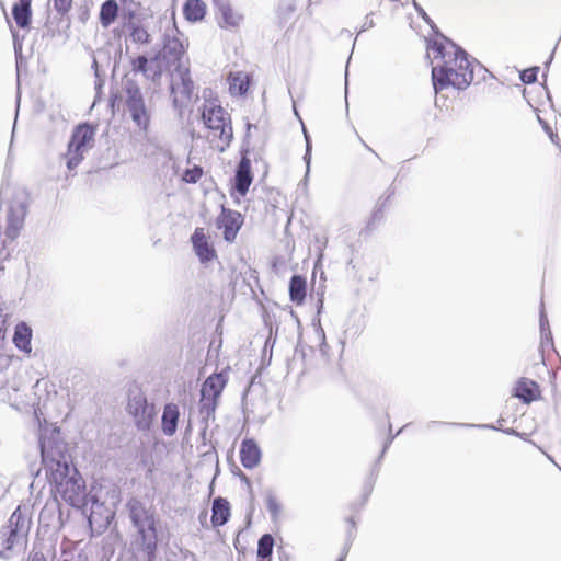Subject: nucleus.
Masks as SVG:
<instances>
[{"instance_id":"6e6d98bb","label":"nucleus","mask_w":561,"mask_h":561,"mask_svg":"<svg viewBox=\"0 0 561 561\" xmlns=\"http://www.w3.org/2000/svg\"><path fill=\"white\" fill-rule=\"evenodd\" d=\"M502 431L508 435H517V432L514 428H506V430H502Z\"/></svg>"},{"instance_id":"5fc2aeb1","label":"nucleus","mask_w":561,"mask_h":561,"mask_svg":"<svg viewBox=\"0 0 561 561\" xmlns=\"http://www.w3.org/2000/svg\"><path fill=\"white\" fill-rule=\"evenodd\" d=\"M13 138H14V130L12 131L11 142H13ZM11 148H12V144H10V148H9V152H8V160L12 159Z\"/></svg>"},{"instance_id":"680f3d73","label":"nucleus","mask_w":561,"mask_h":561,"mask_svg":"<svg viewBox=\"0 0 561 561\" xmlns=\"http://www.w3.org/2000/svg\"><path fill=\"white\" fill-rule=\"evenodd\" d=\"M323 308V301L322 300H319V305H318V313L321 311V309Z\"/></svg>"},{"instance_id":"4c0bfd02","label":"nucleus","mask_w":561,"mask_h":561,"mask_svg":"<svg viewBox=\"0 0 561 561\" xmlns=\"http://www.w3.org/2000/svg\"><path fill=\"white\" fill-rule=\"evenodd\" d=\"M393 195H394V188L389 187L386 192V196L379 198V201L377 203V207L371 215V221L381 220V218L383 216V208L386 207L387 203L390 201V198Z\"/></svg>"},{"instance_id":"338daca9","label":"nucleus","mask_w":561,"mask_h":561,"mask_svg":"<svg viewBox=\"0 0 561 561\" xmlns=\"http://www.w3.org/2000/svg\"><path fill=\"white\" fill-rule=\"evenodd\" d=\"M206 516H207V513H206V512H204V513H202V514L199 515V518L202 519V517H206Z\"/></svg>"},{"instance_id":"2f4dec72","label":"nucleus","mask_w":561,"mask_h":561,"mask_svg":"<svg viewBox=\"0 0 561 561\" xmlns=\"http://www.w3.org/2000/svg\"><path fill=\"white\" fill-rule=\"evenodd\" d=\"M128 15H129V21H128L127 26L130 30L129 36H130L131 41L137 44H149L150 43V34L148 33V31L146 28H144L142 26L133 22V19L135 16L134 12H129Z\"/></svg>"},{"instance_id":"e2e57ef3","label":"nucleus","mask_w":561,"mask_h":561,"mask_svg":"<svg viewBox=\"0 0 561 561\" xmlns=\"http://www.w3.org/2000/svg\"><path fill=\"white\" fill-rule=\"evenodd\" d=\"M39 471H41V468H38L36 471H34L33 469H31V474H34V476H38L39 474Z\"/></svg>"},{"instance_id":"393cba45","label":"nucleus","mask_w":561,"mask_h":561,"mask_svg":"<svg viewBox=\"0 0 561 561\" xmlns=\"http://www.w3.org/2000/svg\"><path fill=\"white\" fill-rule=\"evenodd\" d=\"M289 298L296 305H302L307 294V279L305 276L294 274L289 280Z\"/></svg>"},{"instance_id":"603ef678","label":"nucleus","mask_w":561,"mask_h":561,"mask_svg":"<svg viewBox=\"0 0 561 561\" xmlns=\"http://www.w3.org/2000/svg\"><path fill=\"white\" fill-rule=\"evenodd\" d=\"M549 137L553 144L558 145V140H559L558 134L550 130Z\"/></svg>"},{"instance_id":"c03bdc74","label":"nucleus","mask_w":561,"mask_h":561,"mask_svg":"<svg viewBox=\"0 0 561 561\" xmlns=\"http://www.w3.org/2000/svg\"><path fill=\"white\" fill-rule=\"evenodd\" d=\"M54 3L55 10L64 15L69 12L72 5V0H51Z\"/></svg>"},{"instance_id":"774afa93","label":"nucleus","mask_w":561,"mask_h":561,"mask_svg":"<svg viewBox=\"0 0 561 561\" xmlns=\"http://www.w3.org/2000/svg\"><path fill=\"white\" fill-rule=\"evenodd\" d=\"M364 145L368 149V151H373V149L370 147H368L366 144H364Z\"/></svg>"},{"instance_id":"6ab92c4d","label":"nucleus","mask_w":561,"mask_h":561,"mask_svg":"<svg viewBox=\"0 0 561 561\" xmlns=\"http://www.w3.org/2000/svg\"><path fill=\"white\" fill-rule=\"evenodd\" d=\"M213 4L218 14L220 27L233 28L240 25L243 16L232 9L229 0H213Z\"/></svg>"},{"instance_id":"58836bf2","label":"nucleus","mask_w":561,"mask_h":561,"mask_svg":"<svg viewBox=\"0 0 561 561\" xmlns=\"http://www.w3.org/2000/svg\"><path fill=\"white\" fill-rule=\"evenodd\" d=\"M302 131H304L305 141H306V150H305V154H304V161L306 163V174H305L304 181L306 182L308 180L309 172H310L312 145H311L310 135L308 134L305 126H302Z\"/></svg>"},{"instance_id":"7ed1b4c3","label":"nucleus","mask_w":561,"mask_h":561,"mask_svg":"<svg viewBox=\"0 0 561 561\" xmlns=\"http://www.w3.org/2000/svg\"><path fill=\"white\" fill-rule=\"evenodd\" d=\"M32 526V519L26 506L19 505L0 528V557L8 559L15 550L24 549Z\"/></svg>"},{"instance_id":"aec40b11","label":"nucleus","mask_w":561,"mask_h":561,"mask_svg":"<svg viewBox=\"0 0 561 561\" xmlns=\"http://www.w3.org/2000/svg\"><path fill=\"white\" fill-rule=\"evenodd\" d=\"M240 461L245 469H253L259 466L262 451L253 438H244L240 445Z\"/></svg>"},{"instance_id":"ddd939ff","label":"nucleus","mask_w":561,"mask_h":561,"mask_svg":"<svg viewBox=\"0 0 561 561\" xmlns=\"http://www.w3.org/2000/svg\"><path fill=\"white\" fill-rule=\"evenodd\" d=\"M184 45L182 41L175 36L165 35L163 39V47L154 55H159V64L163 66V70L174 65L182 64L181 59L184 55Z\"/></svg>"},{"instance_id":"bb28decb","label":"nucleus","mask_w":561,"mask_h":561,"mask_svg":"<svg viewBox=\"0 0 561 561\" xmlns=\"http://www.w3.org/2000/svg\"><path fill=\"white\" fill-rule=\"evenodd\" d=\"M219 400L210 397H202L198 403L201 423L204 425V430H207L210 420H215V412L218 407Z\"/></svg>"},{"instance_id":"de8ad7c7","label":"nucleus","mask_w":561,"mask_h":561,"mask_svg":"<svg viewBox=\"0 0 561 561\" xmlns=\"http://www.w3.org/2000/svg\"><path fill=\"white\" fill-rule=\"evenodd\" d=\"M353 540H354V536H351V535L347 536V538L345 539L344 547H343L340 556L346 558V556H347V553H348V551L351 549V546L353 543Z\"/></svg>"},{"instance_id":"49530a36","label":"nucleus","mask_w":561,"mask_h":561,"mask_svg":"<svg viewBox=\"0 0 561 561\" xmlns=\"http://www.w3.org/2000/svg\"><path fill=\"white\" fill-rule=\"evenodd\" d=\"M405 426H407V425L402 426V427L397 432V434H396V435H390V436L385 440L383 446H382V450H381L380 456H379V458H378V460H377L378 462H379V461H380V459L385 456V454H386L387 449L390 447V445H391V443L393 442L394 437H396L397 435H399V434H400V433L405 428Z\"/></svg>"},{"instance_id":"cd10ccee","label":"nucleus","mask_w":561,"mask_h":561,"mask_svg":"<svg viewBox=\"0 0 561 561\" xmlns=\"http://www.w3.org/2000/svg\"><path fill=\"white\" fill-rule=\"evenodd\" d=\"M183 14L190 22L202 21L206 15V4L203 0H187L183 5Z\"/></svg>"},{"instance_id":"c9c22d12","label":"nucleus","mask_w":561,"mask_h":561,"mask_svg":"<svg viewBox=\"0 0 561 561\" xmlns=\"http://www.w3.org/2000/svg\"><path fill=\"white\" fill-rule=\"evenodd\" d=\"M265 505L266 510L268 511L271 518L273 520H276L280 514L282 505L278 502L276 495L273 493V491H267L265 494Z\"/></svg>"},{"instance_id":"a878e982","label":"nucleus","mask_w":561,"mask_h":561,"mask_svg":"<svg viewBox=\"0 0 561 561\" xmlns=\"http://www.w3.org/2000/svg\"><path fill=\"white\" fill-rule=\"evenodd\" d=\"M12 18L20 28H26L32 22L31 2L19 1L12 7Z\"/></svg>"},{"instance_id":"6e6552de","label":"nucleus","mask_w":561,"mask_h":561,"mask_svg":"<svg viewBox=\"0 0 561 561\" xmlns=\"http://www.w3.org/2000/svg\"><path fill=\"white\" fill-rule=\"evenodd\" d=\"M158 523L135 528L130 548L136 561H156L158 556Z\"/></svg>"},{"instance_id":"473e14b6","label":"nucleus","mask_w":561,"mask_h":561,"mask_svg":"<svg viewBox=\"0 0 561 561\" xmlns=\"http://www.w3.org/2000/svg\"><path fill=\"white\" fill-rule=\"evenodd\" d=\"M442 39L443 42L435 41L427 46V48L433 51L436 62H443V60L453 56V51H447L446 45L449 46V44L443 37Z\"/></svg>"},{"instance_id":"69168bd1","label":"nucleus","mask_w":561,"mask_h":561,"mask_svg":"<svg viewBox=\"0 0 561 561\" xmlns=\"http://www.w3.org/2000/svg\"><path fill=\"white\" fill-rule=\"evenodd\" d=\"M346 558L340 556L336 561H345Z\"/></svg>"},{"instance_id":"3c124183","label":"nucleus","mask_w":561,"mask_h":561,"mask_svg":"<svg viewBox=\"0 0 561 561\" xmlns=\"http://www.w3.org/2000/svg\"><path fill=\"white\" fill-rule=\"evenodd\" d=\"M373 26H374L373 19H370L369 16H366L365 22H364L360 31L364 32V31H366V30H368V28H370Z\"/></svg>"},{"instance_id":"412c9836","label":"nucleus","mask_w":561,"mask_h":561,"mask_svg":"<svg viewBox=\"0 0 561 561\" xmlns=\"http://www.w3.org/2000/svg\"><path fill=\"white\" fill-rule=\"evenodd\" d=\"M32 337L33 330L25 321L15 324L12 342L19 351L30 354L32 352Z\"/></svg>"},{"instance_id":"a18cd8bd","label":"nucleus","mask_w":561,"mask_h":561,"mask_svg":"<svg viewBox=\"0 0 561 561\" xmlns=\"http://www.w3.org/2000/svg\"><path fill=\"white\" fill-rule=\"evenodd\" d=\"M13 35V47H14V54L16 57V68H20V61L22 60V41L19 38V35L16 32L12 31Z\"/></svg>"},{"instance_id":"4d7b16f0","label":"nucleus","mask_w":561,"mask_h":561,"mask_svg":"<svg viewBox=\"0 0 561 561\" xmlns=\"http://www.w3.org/2000/svg\"><path fill=\"white\" fill-rule=\"evenodd\" d=\"M556 48H557V46L553 48V50H552L551 55L549 56V58H548V60H547V62H546V67H547V68L549 67V65L551 64V61H552V59H553V54H554V51H556Z\"/></svg>"},{"instance_id":"7c9ffc66","label":"nucleus","mask_w":561,"mask_h":561,"mask_svg":"<svg viewBox=\"0 0 561 561\" xmlns=\"http://www.w3.org/2000/svg\"><path fill=\"white\" fill-rule=\"evenodd\" d=\"M274 543V537L271 534H264L260 537L256 554L261 561H271Z\"/></svg>"},{"instance_id":"f03ea898","label":"nucleus","mask_w":561,"mask_h":561,"mask_svg":"<svg viewBox=\"0 0 561 561\" xmlns=\"http://www.w3.org/2000/svg\"><path fill=\"white\" fill-rule=\"evenodd\" d=\"M442 37L453 49V56H449V58L443 60V62H436L432 67L434 91L438 93L449 87L457 90H465L473 81L472 62H476L480 67L481 65L476 59L470 61L468 53L451 39L445 35H442Z\"/></svg>"},{"instance_id":"4be33fe9","label":"nucleus","mask_w":561,"mask_h":561,"mask_svg":"<svg viewBox=\"0 0 561 561\" xmlns=\"http://www.w3.org/2000/svg\"><path fill=\"white\" fill-rule=\"evenodd\" d=\"M179 420V407L173 402L165 403L161 416L162 433L168 437L173 436L176 433Z\"/></svg>"},{"instance_id":"c756f323","label":"nucleus","mask_w":561,"mask_h":561,"mask_svg":"<svg viewBox=\"0 0 561 561\" xmlns=\"http://www.w3.org/2000/svg\"><path fill=\"white\" fill-rule=\"evenodd\" d=\"M118 15V4L115 0H105L100 9V23L103 27H108Z\"/></svg>"},{"instance_id":"37998d69","label":"nucleus","mask_w":561,"mask_h":561,"mask_svg":"<svg viewBox=\"0 0 561 561\" xmlns=\"http://www.w3.org/2000/svg\"><path fill=\"white\" fill-rule=\"evenodd\" d=\"M413 4H414V8L419 14L420 18L423 19V21L431 26V28L433 30V32L437 35V36H440L442 37V33L439 32V30L437 28V26L435 25V23L433 22V20L427 15V13L425 12V10L419 4L416 3L415 1H413Z\"/></svg>"},{"instance_id":"8fccbe9b","label":"nucleus","mask_w":561,"mask_h":561,"mask_svg":"<svg viewBox=\"0 0 561 561\" xmlns=\"http://www.w3.org/2000/svg\"><path fill=\"white\" fill-rule=\"evenodd\" d=\"M373 486H374V481L371 482H368L365 484V494H364V497H363V504L364 505L368 499V496L370 495L371 491H373Z\"/></svg>"},{"instance_id":"dca6fc26","label":"nucleus","mask_w":561,"mask_h":561,"mask_svg":"<svg viewBox=\"0 0 561 561\" xmlns=\"http://www.w3.org/2000/svg\"><path fill=\"white\" fill-rule=\"evenodd\" d=\"M91 512L88 517L89 526L100 534L104 531L114 518V512L104 506L95 496H90Z\"/></svg>"},{"instance_id":"79ce46f5","label":"nucleus","mask_w":561,"mask_h":561,"mask_svg":"<svg viewBox=\"0 0 561 561\" xmlns=\"http://www.w3.org/2000/svg\"><path fill=\"white\" fill-rule=\"evenodd\" d=\"M539 67H530L520 71L519 78L524 84H533L537 81Z\"/></svg>"},{"instance_id":"a211bd4d","label":"nucleus","mask_w":561,"mask_h":561,"mask_svg":"<svg viewBox=\"0 0 561 561\" xmlns=\"http://www.w3.org/2000/svg\"><path fill=\"white\" fill-rule=\"evenodd\" d=\"M229 367L222 369L220 373H214L203 382L201 388L202 397H210L219 400L227 382Z\"/></svg>"},{"instance_id":"0eeeda50","label":"nucleus","mask_w":561,"mask_h":561,"mask_svg":"<svg viewBox=\"0 0 561 561\" xmlns=\"http://www.w3.org/2000/svg\"><path fill=\"white\" fill-rule=\"evenodd\" d=\"M195 84L187 66L178 64L170 73V95L172 104L182 111L193 100Z\"/></svg>"},{"instance_id":"5701e85b","label":"nucleus","mask_w":561,"mask_h":561,"mask_svg":"<svg viewBox=\"0 0 561 561\" xmlns=\"http://www.w3.org/2000/svg\"><path fill=\"white\" fill-rule=\"evenodd\" d=\"M230 516H231L230 503L221 496L215 497L211 503V517H210L213 527L216 528V527L226 525L229 522Z\"/></svg>"},{"instance_id":"ea45409f","label":"nucleus","mask_w":561,"mask_h":561,"mask_svg":"<svg viewBox=\"0 0 561 561\" xmlns=\"http://www.w3.org/2000/svg\"><path fill=\"white\" fill-rule=\"evenodd\" d=\"M445 424L446 423H444V422L432 421L427 424V428L431 430L438 425H445ZM448 424L451 426H455V427H480V428H489V430H493V431L500 430L499 427H496L493 424H470V423H448Z\"/></svg>"},{"instance_id":"13d9d810","label":"nucleus","mask_w":561,"mask_h":561,"mask_svg":"<svg viewBox=\"0 0 561 561\" xmlns=\"http://www.w3.org/2000/svg\"><path fill=\"white\" fill-rule=\"evenodd\" d=\"M241 480L244 481L248 486H250V479L244 473H241Z\"/></svg>"},{"instance_id":"0e129e2a","label":"nucleus","mask_w":561,"mask_h":561,"mask_svg":"<svg viewBox=\"0 0 561 561\" xmlns=\"http://www.w3.org/2000/svg\"><path fill=\"white\" fill-rule=\"evenodd\" d=\"M545 130H547L548 134H550V130H552L547 124H545Z\"/></svg>"},{"instance_id":"e433bc0d","label":"nucleus","mask_w":561,"mask_h":561,"mask_svg":"<svg viewBox=\"0 0 561 561\" xmlns=\"http://www.w3.org/2000/svg\"><path fill=\"white\" fill-rule=\"evenodd\" d=\"M229 89L232 94L244 95L249 90L247 77H242L241 75L234 76L231 79Z\"/></svg>"},{"instance_id":"20e7f679","label":"nucleus","mask_w":561,"mask_h":561,"mask_svg":"<svg viewBox=\"0 0 561 561\" xmlns=\"http://www.w3.org/2000/svg\"><path fill=\"white\" fill-rule=\"evenodd\" d=\"M122 102L124 112L141 131H148L150 127L153 105L151 100L145 99L138 82L125 77L122 81Z\"/></svg>"},{"instance_id":"f8f14e48","label":"nucleus","mask_w":561,"mask_h":561,"mask_svg":"<svg viewBox=\"0 0 561 561\" xmlns=\"http://www.w3.org/2000/svg\"><path fill=\"white\" fill-rule=\"evenodd\" d=\"M242 224L243 217L239 211L226 208L225 206L221 207L216 225L219 229L224 230L225 241L233 242Z\"/></svg>"},{"instance_id":"f704fd0d","label":"nucleus","mask_w":561,"mask_h":561,"mask_svg":"<svg viewBox=\"0 0 561 561\" xmlns=\"http://www.w3.org/2000/svg\"><path fill=\"white\" fill-rule=\"evenodd\" d=\"M296 3L294 0H280L277 14L282 23H286L295 13Z\"/></svg>"},{"instance_id":"f3484780","label":"nucleus","mask_w":561,"mask_h":561,"mask_svg":"<svg viewBox=\"0 0 561 561\" xmlns=\"http://www.w3.org/2000/svg\"><path fill=\"white\" fill-rule=\"evenodd\" d=\"M191 242L193 250L201 263L206 264L216 257V251L209 243V240L206 237L203 228H196L194 230L193 234L191 236Z\"/></svg>"},{"instance_id":"052dcab7","label":"nucleus","mask_w":561,"mask_h":561,"mask_svg":"<svg viewBox=\"0 0 561 561\" xmlns=\"http://www.w3.org/2000/svg\"><path fill=\"white\" fill-rule=\"evenodd\" d=\"M355 530H356V529H352V528H350V529L347 530V533H346V537H347V536H350V535L355 537Z\"/></svg>"},{"instance_id":"c85d7f7f","label":"nucleus","mask_w":561,"mask_h":561,"mask_svg":"<svg viewBox=\"0 0 561 561\" xmlns=\"http://www.w3.org/2000/svg\"><path fill=\"white\" fill-rule=\"evenodd\" d=\"M305 359L306 346L301 342H298L295 347L293 357L287 362L288 373L298 371L299 375H304L306 371Z\"/></svg>"},{"instance_id":"9d476101","label":"nucleus","mask_w":561,"mask_h":561,"mask_svg":"<svg viewBox=\"0 0 561 561\" xmlns=\"http://www.w3.org/2000/svg\"><path fill=\"white\" fill-rule=\"evenodd\" d=\"M253 182V174L251 171V160L249 158V149L242 148L241 158L237 164L233 176L232 188L241 197H244Z\"/></svg>"},{"instance_id":"72a5a7b5","label":"nucleus","mask_w":561,"mask_h":561,"mask_svg":"<svg viewBox=\"0 0 561 561\" xmlns=\"http://www.w3.org/2000/svg\"><path fill=\"white\" fill-rule=\"evenodd\" d=\"M539 328L541 335V343L545 341L552 343V333L550 331L548 317L545 310L543 301L540 304V312H539Z\"/></svg>"},{"instance_id":"9b49d317","label":"nucleus","mask_w":561,"mask_h":561,"mask_svg":"<svg viewBox=\"0 0 561 561\" xmlns=\"http://www.w3.org/2000/svg\"><path fill=\"white\" fill-rule=\"evenodd\" d=\"M131 70L142 73L147 80L159 83L163 73V66L159 64V55L148 57L147 55H138L130 60Z\"/></svg>"},{"instance_id":"864d4df0","label":"nucleus","mask_w":561,"mask_h":561,"mask_svg":"<svg viewBox=\"0 0 561 561\" xmlns=\"http://www.w3.org/2000/svg\"><path fill=\"white\" fill-rule=\"evenodd\" d=\"M347 523L350 524V528L356 529V522L354 520L353 517H348Z\"/></svg>"},{"instance_id":"bf43d9fd","label":"nucleus","mask_w":561,"mask_h":561,"mask_svg":"<svg viewBox=\"0 0 561 561\" xmlns=\"http://www.w3.org/2000/svg\"><path fill=\"white\" fill-rule=\"evenodd\" d=\"M32 561H46L43 557H38L37 554L34 556Z\"/></svg>"},{"instance_id":"f257e3e1","label":"nucleus","mask_w":561,"mask_h":561,"mask_svg":"<svg viewBox=\"0 0 561 561\" xmlns=\"http://www.w3.org/2000/svg\"><path fill=\"white\" fill-rule=\"evenodd\" d=\"M39 451L51 491L58 493L72 507H85L91 495L87 493L80 472L71 463L68 445L61 439L58 427L41 432Z\"/></svg>"},{"instance_id":"2eb2a0df","label":"nucleus","mask_w":561,"mask_h":561,"mask_svg":"<svg viewBox=\"0 0 561 561\" xmlns=\"http://www.w3.org/2000/svg\"><path fill=\"white\" fill-rule=\"evenodd\" d=\"M27 214V204L24 201H14L9 206L7 217L5 236L9 239H15L24 225Z\"/></svg>"},{"instance_id":"39448f33","label":"nucleus","mask_w":561,"mask_h":561,"mask_svg":"<svg viewBox=\"0 0 561 561\" xmlns=\"http://www.w3.org/2000/svg\"><path fill=\"white\" fill-rule=\"evenodd\" d=\"M202 119L206 128L218 137L222 145L219 151L222 152L233 138L230 115L221 107V105L214 102L203 104L201 108Z\"/></svg>"},{"instance_id":"1a4fd4ad","label":"nucleus","mask_w":561,"mask_h":561,"mask_svg":"<svg viewBox=\"0 0 561 561\" xmlns=\"http://www.w3.org/2000/svg\"><path fill=\"white\" fill-rule=\"evenodd\" d=\"M127 412L133 416L138 431H149L157 416L154 403H149L146 394L140 390L130 391L127 402Z\"/></svg>"},{"instance_id":"4468645a","label":"nucleus","mask_w":561,"mask_h":561,"mask_svg":"<svg viewBox=\"0 0 561 561\" xmlns=\"http://www.w3.org/2000/svg\"><path fill=\"white\" fill-rule=\"evenodd\" d=\"M126 510L134 528L158 522L154 511L147 507L146 504L137 497L128 500Z\"/></svg>"},{"instance_id":"a19ab883","label":"nucleus","mask_w":561,"mask_h":561,"mask_svg":"<svg viewBox=\"0 0 561 561\" xmlns=\"http://www.w3.org/2000/svg\"><path fill=\"white\" fill-rule=\"evenodd\" d=\"M203 174V168L199 165H194L193 168H188L184 171L182 180L186 183L195 184L201 180Z\"/></svg>"},{"instance_id":"09e8293b","label":"nucleus","mask_w":561,"mask_h":561,"mask_svg":"<svg viewBox=\"0 0 561 561\" xmlns=\"http://www.w3.org/2000/svg\"><path fill=\"white\" fill-rule=\"evenodd\" d=\"M318 336L321 339V346H320V350L322 353L325 352V347H328L327 343H325V334H324V330L320 327L316 330Z\"/></svg>"},{"instance_id":"423d86ee","label":"nucleus","mask_w":561,"mask_h":561,"mask_svg":"<svg viewBox=\"0 0 561 561\" xmlns=\"http://www.w3.org/2000/svg\"><path fill=\"white\" fill-rule=\"evenodd\" d=\"M94 136L95 128L88 122L80 123L73 128L66 154L68 170L72 171L81 163L84 152L93 146Z\"/></svg>"},{"instance_id":"b1692460","label":"nucleus","mask_w":561,"mask_h":561,"mask_svg":"<svg viewBox=\"0 0 561 561\" xmlns=\"http://www.w3.org/2000/svg\"><path fill=\"white\" fill-rule=\"evenodd\" d=\"M514 396L520 399L524 403H531L539 396L537 382L527 378H520L514 388Z\"/></svg>"}]
</instances>
